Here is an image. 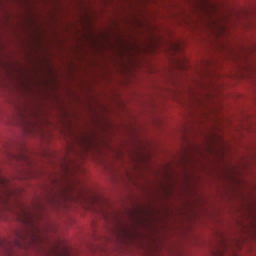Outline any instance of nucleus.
Returning a JSON list of instances; mask_svg holds the SVG:
<instances>
[{
    "instance_id": "nucleus-2",
    "label": "nucleus",
    "mask_w": 256,
    "mask_h": 256,
    "mask_svg": "<svg viewBox=\"0 0 256 256\" xmlns=\"http://www.w3.org/2000/svg\"><path fill=\"white\" fill-rule=\"evenodd\" d=\"M122 69H128V68H122Z\"/></svg>"
},
{
    "instance_id": "nucleus-1",
    "label": "nucleus",
    "mask_w": 256,
    "mask_h": 256,
    "mask_svg": "<svg viewBox=\"0 0 256 256\" xmlns=\"http://www.w3.org/2000/svg\"><path fill=\"white\" fill-rule=\"evenodd\" d=\"M40 240V238H39L38 236L36 237V238H32V242H34V241H36V240Z\"/></svg>"
},
{
    "instance_id": "nucleus-3",
    "label": "nucleus",
    "mask_w": 256,
    "mask_h": 256,
    "mask_svg": "<svg viewBox=\"0 0 256 256\" xmlns=\"http://www.w3.org/2000/svg\"><path fill=\"white\" fill-rule=\"evenodd\" d=\"M46 64H48V63H46Z\"/></svg>"
}]
</instances>
